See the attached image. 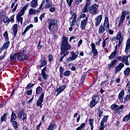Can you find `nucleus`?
Listing matches in <instances>:
<instances>
[{
    "label": "nucleus",
    "mask_w": 130,
    "mask_h": 130,
    "mask_svg": "<svg viewBox=\"0 0 130 130\" xmlns=\"http://www.w3.org/2000/svg\"><path fill=\"white\" fill-rule=\"evenodd\" d=\"M71 48V45L68 42V39L66 36H63V42L61 47V52L60 53V55H63L62 57H66L68 54H69V52H67ZM66 52V53H64Z\"/></svg>",
    "instance_id": "f257e3e1"
},
{
    "label": "nucleus",
    "mask_w": 130,
    "mask_h": 130,
    "mask_svg": "<svg viewBox=\"0 0 130 130\" xmlns=\"http://www.w3.org/2000/svg\"><path fill=\"white\" fill-rule=\"evenodd\" d=\"M109 27L108 17H106L103 25H101L99 28V34H103V32H105V31L107 32L108 29H109Z\"/></svg>",
    "instance_id": "f03ea898"
},
{
    "label": "nucleus",
    "mask_w": 130,
    "mask_h": 130,
    "mask_svg": "<svg viewBox=\"0 0 130 130\" xmlns=\"http://www.w3.org/2000/svg\"><path fill=\"white\" fill-rule=\"evenodd\" d=\"M27 10V6H24L21 10L20 12L17 14L16 16L17 20L18 22L21 23V25L23 24V17H21V16H23L25 13V11Z\"/></svg>",
    "instance_id": "7ed1b4c3"
},
{
    "label": "nucleus",
    "mask_w": 130,
    "mask_h": 130,
    "mask_svg": "<svg viewBox=\"0 0 130 130\" xmlns=\"http://www.w3.org/2000/svg\"><path fill=\"white\" fill-rule=\"evenodd\" d=\"M100 100V97H99V95L96 94L93 95L92 101L89 104L90 107H91V108H93V107H94V106L99 102Z\"/></svg>",
    "instance_id": "20e7f679"
},
{
    "label": "nucleus",
    "mask_w": 130,
    "mask_h": 130,
    "mask_svg": "<svg viewBox=\"0 0 130 130\" xmlns=\"http://www.w3.org/2000/svg\"><path fill=\"white\" fill-rule=\"evenodd\" d=\"M47 23L48 24V28L50 31H52L54 29V26L57 24V20L55 19H49Z\"/></svg>",
    "instance_id": "39448f33"
},
{
    "label": "nucleus",
    "mask_w": 130,
    "mask_h": 130,
    "mask_svg": "<svg viewBox=\"0 0 130 130\" xmlns=\"http://www.w3.org/2000/svg\"><path fill=\"white\" fill-rule=\"evenodd\" d=\"M25 51L21 50L18 53V60L19 61H24V60H27L28 59V56L24 54Z\"/></svg>",
    "instance_id": "423d86ee"
},
{
    "label": "nucleus",
    "mask_w": 130,
    "mask_h": 130,
    "mask_svg": "<svg viewBox=\"0 0 130 130\" xmlns=\"http://www.w3.org/2000/svg\"><path fill=\"white\" fill-rule=\"evenodd\" d=\"M71 54L72 55V56L68 58V59L65 61L66 63H69L70 61L75 60V59L78 58V55L79 54V52H76L75 53H74V52H71Z\"/></svg>",
    "instance_id": "0eeeda50"
},
{
    "label": "nucleus",
    "mask_w": 130,
    "mask_h": 130,
    "mask_svg": "<svg viewBox=\"0 0 130 130\" xmlns=\"http://www.w3.org/2000/svg\"><path fill=\"white\" fill-rule=\"evenodd\" d=\"M127 14H129V12L127 11H123L121 13V15L120 18V21L119 23V27H120L122 24H123V21H124V19H125V17Z\"/></svg>",
    "instance_id": "6e6552de"
},
{
    "label": "nucleus",
    "mask_w": 130,
    "mask_h": 130,
    "mask_svg": "<svg viewBox=\"0 0 130 130\" xmlns=\"http://www.w3.org/2000/svg\"><path fill=\"white\" fill-rule=\"evenodd\" d=\"M25 110H22V111H19L17 114V117L18 118H22L23 121H25L27 120V115L26 113H24Z\"/></svg>",
    "instance_id": "1a4fd4ad"
},
{
    "label": "nucleus",
    "mask_w": 130,
    "mask_h": 130,
    "mask_svg": "<svg viewBox=\"0 0 130 130\" xmlns=\"http://www.w3.org/2000/svg\"><path fill=\"white\" fill-rule=\"evenodd\" d=\"M44 100V93H43L39 98L37 100L36 105L37 106H40V108H42V103H43V101Z\"/></svg>",
    "instance_id": "9d476101"
},
{
    "label": "nucleus",
    "mask_w": 130,
    "mask_h": 130,
    "mask_svg": "<svg viewBox=\"0 0 130 130\" xmlns=\"http://www.w3.org/2000/svg\"><path fill=\"white\" fill-rule=\"evenodd\" d=\"M90 46L91 47V52L93 54V58H96L97 55H98V51L96 49V46H95V44L91 43Z\"/></svg>",
    "instance_id": "9b49d317"
},
{
    "label": "nucleus",
    "mask_w": 130,
    "mask_h": 130,
    "mask_svg": "<svg viewBox=\"0 0 130 130\" xmlns=\"http://www.w3.org/2000/svg\"><path fill=\"white\" fill-rule=\"evenodd\" d=\"M98 10V5L96 4H94L91 6V8L89 10V13L92 14V15H95L96 14V12Z\"/></svg>",
    "instance_id": "f8f14e48"
},
{
    "label": "nucleus",
    "mask_w": 130,
    "mask_h": 130,
    "mask_svg": "<svg viewBox=\"0 0 130 130\" xmlns=\"http://www.w3.org/2000/svg\"><path fill=\"white\" fill-rule=\"evenodd\" d=\"M124 106L123 105H121L120 106L116 105V104H114L111 105V108L114 110L115 111H117V110H119L120 109H123Z\"/></svg>",
    "instance_id": "ddd939ff"
},
{
    "label": "nucleus",
    "mask_w": 130,
    "mask_h": 130,
    "mask_svg": "<svg viewBox=\"0 0 130 130\" xmlns=\"http://www.w3.org/2000/svg\"><path fill=\"white\" fill-rule=\"evenodd\" d=\"M88 17H86L84 20L81 21L80 27L82 30H85V28H86V26H87V24L88 23Z\"/></svg>",
    "instance_id": "4468645a"
},
{
    "label": "nucleus",
    "mask_w": 130,
    "mask_h": 130,
    "mask_svg": "<svg viewBox=\"0 0 130 130\" xmlns=\"http://www.w3.org/2000/svg\"><path fill=\"white\" fill-rule=\"evenodd\" d=\"M116 40H119V42L118 43V47H120V45H121V43L122 42L123 38L121 37V32L119 31L116 38Z\"/></svg>",
    "instance_id": "2eb2a0df"
},
{
    "label": "nucleus",
    "mask_w": 130,
    "mask_h": 130,
    "mask_svg": "<svg viewBox=\"0 0 130 130\" xmlns=\"http://www.w3.org/2000/svg\"><path fill=\"white\" fill-rule=\"evenodd\" d=\"M124 67V64L123 63H120L118 66L115 67V72L116 73H119L122 69V68Z\"/></svg>",
    "instance_id": "dca6fc26"
},
{
    "label": "nucleus",
    "mask_w": 130,
    "mask_h": 130,
    "mask_svg": "<svg viewBox=\"0 0 130 130\" xmlns=\"http://www.w3.org/2000/svg\"><path fill=\"white\" fill-rule=\"evenodd\" d=\"M66 85H62L61 86L57 88L56 89V92H57L56 96H58V95H59V94H60V93H61L62 92H63V91H64V89H66Z\"/></svg>",
    "instance_id": "f3484780"
},
{
    "label": "nucleus",
    "mask_w": 130,
    "mask_h": 130,
    "mask_svg": "<svg viewBox=\"0 0 130 130\" xmlns=\"http://www.w3.org/2000/svg\"><path fill=\"white\" fill-rule=\"evenodd\" d=\"M95 26H99L100 25V23H101V21H102V15H99L96 17L95 19Z\"/></svg>",
    "instance_id": "a211bd4d"
},
{
    "label": "nucleus",
    "mask_w": 130,
    "mask_h": 130,
    "mask_svg": "<svg viewBox=\"0 0 130 130\" xmlns=\"http://www.w3.org/2000/svg\"><path fill=\"white\" fill-rule=\"evenodd\" d=\"M71 15H72V17H74V18L72 21L70 23V26L73 27V26H75V25H76V19H77V14L75 13H72Z\"/></svg>",
    "instance_id": "6ab92c4d"
},
{
    "label": "nucleus",
    "mask_w": 130,
    "mask_h": 130,
    "mask_svg": "<svg viewBox=\"0 0 130 130\" xmlns=\"http://www.w3.org/2000/svg\"><path fill=\"white\" fill-rule=\"evenodd\" d=\"M10 59L11 60H19V53L16 54H12L10 55Z\"/></svg>",
    "instance_id": "aec40b11"
},
{
    "label": "nucleus",
    "mask_w": 130,
    "mask_h": 130,
    "mask_svg": "<svg viewBox=\"0 0 130 130\" xmlns=\"http://www.w3.org/2000/svg\"><path fill=\"white\" fill-rule=\"evenodd\" d=\"M121 61L122 62L125 63L126 66H129V63H128V56H124L122 57Z\"/></svg>",
    "instance_id": "412c9836"
},
{
    "label": "nucleus",
    "mask_w": 130,
    "mask_h": 130,
    "mask_svg": "<svg viewBox=\"0 0 130 130\" xmlns=\"http://www.w3.org/2000/svg\"><path fill=\"white\" fill-rule=\"evenodd\" d=\"M30 7L33 8V9H36L37 7H38V1L32 0L30 2Z\"/></svg>",
    "instance_id": "4be33fe9"
},
{
    "label": "nucleus",
    "mask_w": 130,
    "mask_h": 130,
    "mask_svg": "<svg viewBox=\"0 0 130 130\" xmlns=\"http://www.w3.org/2000/svg\"><path fill=\"white\" fill-rule=\"evenodd\" d=\"M45 71H46V67H45L43 68V69L42 71V76L43 77V79L44 80H47L48 76L47 75L46 73H45Z\"/></svg>",
    "instance_id": "5701e85b"
},
{
    "label": "nucleus",
    "mask_w": 130,
    "mask_h": 130,
    "mask_svg": "<svg viewBox=\"0 0 130 130\" xmlns=\"http://www.w3.org/2000/svg\"><path fill=\"white\" fill-rule=\"evenodd\" d=\"M115 47V50L111 54L110 56L109 57V59H112V58H114V57L116 56V50H117V45H116Z\"/></svg>",
    "instance_id": "b1692460"
},
{
    "label": "nucleus",
    "mask_w": 130,
    "mask_h": 130,
    "mask_svg": "<svg viewBox=\"0 0 130 130\" xmlns=\"http://www.w3.org/2000/svg\"><path fill=\"white\" fill-rule=\"evenodd\" d=\"M123 96H124V90L122 89L118 95V99L120 101H123Z\"/></svg>",
    "instance_id": "393cba45"
},
{
    "label": "nucleus",
    "mask_w": 130,
    "mask_h": 130,
    "mask_svg": "<svg viewBox=\"0 0 130 130\" xmlns=\"http://www.w3.org/2000/svg\"><path fill=\"white\" fill-rule=\"evenodd\" d=\"M44 4H45V0H43L40 7L37 9V13H40L42 10H44V8H43V6H44Z\"/></svg>",
    "instance_id": "a878e982"
},
{
    "label": "nucleus",
    "mask_w": 130,
    "mask_h": 130,
    "mask_svg": "<svg viewBox=\"0 0 130 130\" xmlns=\"http://www.w3.org/2000/svg\"><path fill=\"white\" fill-rule=\"evenodd\" d=\"M13 32H14V36L16 37L17 35V33H18V24H15L13 26Z\"/></svg>",
    "instance_id": "bb28decb"
},
{
    "label": "nucleus",
    "mask_w": 130,
    "mask_h": 130,
    "mask_svg": "<svg viewBox=\"0 0 130 130\" xmlns=\"http://www.w3.org/2000/svg\"><path fill=\"white\" fill-rule=\"evenodd\" d=\"M41 63L42 65L39 66V68H42V67H45V66L47 64V62L46 61V60H45V57H44V58L41 60Z\"/></svg>",
    "instance_id": "cd10ccee"
},
{
    "label": "nucleus",
    "mask_w": 130,
    "mask_h": 130,
    "mask_svg": "<svg viewBox=\"0 0 130 130\" xmlns=\"http://www.w3.org/2000/svg\"><path fill=\"white\" fill-rule=\"evenodd\" d=\"M6 15H7V13L5 11H2L0 13V19L1 20H3V19H4L7 17Z\"/></svg>",
    "instance_id": "c85d7f7f"
},
{
    "label": "nucleus",
    "mask_w": 130,
    "mask_h": 130,
    "mask_svg": "<svg viewBox=\"0 0 130 130\" xmlns=\"http://www.w3.org/2000/svg\"><path fill=\"white\" fill-rule=\"evenodd\" d=\"M47 3L46 5L44 7V9H48L49 8H51L52 5L50 4V0H46Z\"/></svg>",
    "instance_id": "c756f323"
},
{
    "label": "nucleus",
    "mask_w": 130,
    "mask_h": 130,
    "mask_svg": "<svg viewBox=\"0 0 130 130\" xmlns=\"http://www.w3.org/2000/svg\"><path fill=\"white\" fill-rule=\"evenodd\" d=\"M9 45H10V42L9 41H7L6 43L4 44L3 46L1 48H3V50H5V49H8Z\"/></svg>",
    "instance_id": "7c9ffc66"
},
{
    "label": "nucleus",
    "mask_w": 130,
    "mask_h": 130,
    "mask_svg": "<svg viewBox=\"0 0 130 130\" xmlns=\"http://www.w3.org/2000/svg\"><path fill=\"white\" fill-rule=\"evenodd\" d=\"M2 20H3V22L5 23L6 26H8V25H9V23H10V19H9L8 17L6 16V17H4Z\"/></svg>",
    "instance_id": "2f4dec72"
},
{
    "label": "nucleus",
    "mask_w": 130,
    "mask_h": 130,
    "mask_svg": "<svg viewBox=\"0 0 130 130\" xmlns=\"http://www.w3.org/2000/svg\"><path fill=\"white\" fill-rule=\"evenodd\" d=\"M17 118V115H16V114L14 113V112H12V115H11V119L10 120V122L13 123V121L15 120Z\"/></svg>",
    "instance_id": "473e14b6"
},
{
    "label": "nucleus",
    "mask_w": 130,
    "mask_h": 130,
    "mask_svg": "<svg viewBox=\"0 0 130 130\" xmlns=\"http://www.w3.org/2000/svg\"><path fill=\"white\" fill-rule=\"evenodd\" d=\"M36 13H37V10L32 8L30 9L28 11V14L30 15H34V14H36Z\"/></svg>",
    "instance_id": "72a5a7b5"
},
{
    "label": "nucleus",
    "mask_w": 130,
    "mask_h": 130,
    "mask_svg": "<svg viewBox=\"0 0 130 130\" xmlns=\"http://www.w3.org/2000/svg\"><path fill=\"white\" fill-rule=\"evenodd\" d=\"M89 124L91 126V130L94 129V126L93 124H94V119H90L89 120Z\"/></svg>",
    "instance_id": "f704fd0d"
},
{
    "label": "nucleus",
    "mask_w": 130,
    "mask_h": 130,
    "mask_svg": "<svg viewBox=\"0 0 130 130\" xmlns=\"http://www.w3.org/2000/svg\"><path fill=\"white\" fill-rule=\"evenodd\" d=\"M117 62V60H114L113 61H111L110 64H109L108 66L109 67L108 69H110V68H112L113 66Z\"/></svg>",
    "instance_id": "c9c22d12"
},
{
    "label": "nucleus",
    "mask_w": 130,
    "mask_h": 130,
    "mask_svg": "<svg viewBox=\"0 0 130 130\" xmlns=\"http://www.w3.org/2000/svg\"><path fill=\"white\" fill-rule=\"evenodd\" d=\"M56 128V125L54 124H51L49 126L48 130L55 129Z\"/></svg>",
    "instance_id": "e433bc0d"
},
{
    "label": "nucleus",
    "mask_w": 130,
    "mask_h": 130,
    "mask_svg": "<svg viewBox=\"0 0 130 130\" xmlns=\"http://www.w3.org/2000/svg\"><path fill=\"white\" fill-rule=\"evenodd\" d=\"M108 117H109V116L108 115L105 116L101 122H102V124L105 123V122H106L107 121Z\"/></svg>",
    "instance_id": "4c0bfd02"
},
{
    "label": "nucleus",
    "mask_w": 130,
    "mask_h": 130,
    "mask_svg": "<svg viewBox=\"0 0 130 130\" xmlns=\"http://www.w3.org/2000/svg\"><path fill=\"white\" fill-rule=\"evenodd\" d=\"M124 102H128L130 100V94H127L124 98Z\"/></svg>",
    "instance_id": "58836bf2"
},
{
    "label": "nucleus",
    "mask_w": 130,
    "mask_h": 130,
    "mask_svg": "<svg viewBox=\"0 0 130 130\" xmlns=\"http://www.w3.org/2000/svg\"><path fill=\"white\" fill-rule=\"evenodd\" d=\"M4 37L6 38V41H9V36L8 35V31H5L3 35Z\"/></svg>",
    "instance_id": "ea45409f"
},
{
    "label": "nucleus",
    "mask_w": 130,
    "mask_h": 130,
    "mask_svg": "<svg viewBox=\"0 0 130 130\" xmlns=\"http://www.w3.org/2000/svg\"><path fill=\"white\" fill-rule=\"evenodd\" d=\"M85 123H82L81 124V125L76 129V130H83V129H84V127L85 126Z\"/></svg>",
    "instance_id": "a19ab883"
},
{
    "label": "nucleus",
    "mask_w": 130,
    "mask_h": 130,
    "mask_svg": "<svg viewBox=\"0 0 130 130\" xmlns=\"http://www.w3.org/2000/svg\"><path fill=\"white\" fill-rule=\"evenodd\" d=\"M41 90H42V88L40 86H38L36 89V95H38L41 92Z\"/></svg>",
    "instance_id": "79ce46f5"
},
{
    "label": "nucleus",
    "mask_w": 130,
    "mask_h": 130,
    "mask_svg": "<svg viewBox=\"0 0 130 130\" xmlns=\"http://www.w3.org/2000/svg\"><path fill=\"white\" fill-rule=\"evenodd\" d=\"M7 118V114H4L2 117L1 121V122H3V121H5L6 120V119Z\"/></svg>",
    "instance_id": "37998d69"
},
{
    "label": "nucleus",
    "mask_w": 130,
    "mask_h": 130,
    "mask_svg": "<svg viewBox=\"0 0 130 130\" xmlns=\"http://www.w3.org/2000/svg\"><path fill=\"white\" fill-rule=\"evenodd\" d=\"M129 72H130V69L129 68H127L124 72V74L125 76H127V75L129 74Z\"/></svg>",
    "instance_id": "c03bdc74"
},
{
    "label": "nucleus",
    "mask_w": 130,
    "mask_h": 130,
    "mask_svg": "<svg viewBox=\"0 0 130 130\" xmlns=\"http://www.w3.org/2000/svg\"><path fill=\"white\" fill-rule=\"evenodd\" d=\"M82 13H88V7H86V6H84L83 8L82 9Z\"/></svg>",
    "instance_id": "a18cd8bd"
},
{
    "label": "nucleus",
    "mask_w": 130,
    "mask_h": 130,
    "mask_svg": "<svg viewBox=\"0 0 130 130\" xmlns=\"http://www.w3.org/2000/svg\"><path fill=\"white\" fill-rule=\"evenodd\" d=\"M70 74H71V71H66L64 72V77H68V76H70Z\"/></svg>",
    "instance_id": "49530a36"
},
{
    "label": "nucleus",
    "mask_w": 130,
    "mask_h": 130,
    "mask_svg": "<svg viewBox=\"0 0 130 130\" xmlns=\"http://www.w3.org/2000/svg\"><path fill=\"white\" fill-rule=\"evenodd\" d=\"M98 116L99 117H101V115H102V114H103V111H102V110L101 109H99L98 110Z\"/></svg>",
    "instance_id": "de8ad7c7"
},
{
    "label": "nucleus",
    "mask_w": 130,
    "mask_h": 130,
    "mask_svg": "<svg viewBox=\"0 0 130 130\" xmlns=\"http://www.w3.org/2000/svg\"><path fill=\"white\" fill-rule=\"evenodd\" d=\"M129 116L126 115L123 118V121H128V120H129Z\"/></svg>",
    "instance_id": "09e8293b"
},
{
    "label": "nucleus",
    "mask_w": 130,
    "mask_h": 130,
    "mask_svg": "<svg viewBox=\"0 0 130 130\" xmlns=\"http://www.w3.org/2000/svg\"><path fill=\"white\" fill-rule=\"evenodd\" d=\"M105 128V126H104V123L101 122V126L100 127L99 130H104V128Z\"/></svg>",
    "instance_id": "8fccbe9b"
},
{
    "label": "nucleus",
    "mask_w": 130,
    "mask_h": 130,
    "mask_svg": "<svg viewBox=\"0 0 130 130\" xmlns=\"http://www.w3.org/2000/svg\"><path fill=\"white\" fill-rule=\"evenodd\" d=\"M33 86H34V84L29 83V84L27 85V86H26V87L25 88V89H30V88H31V87H33Z\"/></svg>",
    "instance_id": "3c124183"
},
{
    "label": "nucleus",
    "mask_w": 130,
    "mask_h": 130,
    "mask_svg": "<svg viewBox=\"0 0 130 130\" xmlns=\"http://www.w3.org/2000/svg\"><path fill=\"white\" fill-rule=\"evenodd\" d=\"M86 5L84 6L86 7V8H89V7L91 6V3H90V1H87V0L86 1Z\"/></svg>",
    "instance_id": "603ef678"
},
{
    "label": "nucleus",
    "mask_w": 130,
    "mask_h": 130,
    "mask_svg": "<svg viewBox=\"0 0 130 130\" xmlns=\"http://www.w3.org/2000/svg\"><path fill=\"white\" fill-rule=\"evenodd\" d=\"M13 126L15 127V129L17 128V126H18V123H17V121H13Z\"/></svg>",
    "instance_id": "864d4df0"
},
{
    "label": "nucleus",
    "mask_w": 130,
    "mask_h": 130,
    "mask_svg": "<svg viewBox=\"0 0 130 130\" xmlns=\"http://www.w3.org/2000/svg\"><path fill=\"white\" fill-rule=\"evenodd\" d=\"M74 0H70L69 1V0H67V4H68V5L69 6V7H71L72 6V3H73Z\"/></svg>",
    "instance_id": "5fc2aeb1"
},
{
    "label": "nucleus",
    "mask_w": 130,
    "mask_h": 130,
    "mask_svg": "<svg viewBox=\"0 0 130 130\" xmlns=\"http://www.w3.org/2000/svg\"><path fill=\"white\" fill-rule=\"evenodd\" d=\"M29 29H30L29 27L28 26H27L26 28L24 30L23 32L22 33L23 35H24V34H26V32L27 31H29Z\"/></svg>",
    "instance_id": "6e6d98bb"
},
{
    "label": "nucleus",
    "mask_w": 130,
    "mask_h": 130,
    "mask_svg": "<svg viewBox=\"0 0 130 130\" xmlns=\"http://www.w3.org/2000/svg\"><path fill=\"white\" fill-rule=\"evenodd\" d=\"M63 72H64V68L63 67L59 68V73L63 74Z\"/></svg>",
    "instance_id": "4d7b16f0"
},
{
    "label": "nucleus",
    "mask_w": 130,
    "mask_h": 130,
    "mask_svg": "<svg viewBox=\"0 0 130 130\" xmlns=\"http://www.w3.org/2000/svg\"><path fill=\"white\" fill-rule=\"evenodd\" d=\"M17 8H18V4H16L14 7V8H13V10H12V13H15V12H16V10H17Z\"/></svg>",
    "instance_id": "13d9d810"
},
{
    "label": "nucleus",
    "mask_w": 130,
    "mask_h": 130,
    "mask_svg": "<svg viewBox=\"0 0 130 130\" xmlns=\"http://www.w3.org/2000/svg\"><path fill=\"white\" fill-rule=\"evenodd\" d=\"M49 11L50 12H51V13H53L55 12V8L54 7L51 8H50Z\"/></svg>",
    "instance_id": "bf43d9fd"
},
{
    "label": "nucleus",
    "mask_w": 130,
    "mask_h": 130,
    "mask_svg": "<svg viewBox=\"0 0 130 130\" xmlns=\"http://www.w3.org/2000/svg\"><path fill=\"white\" fill-rule=\"evenodd\" d=\"M85 78H86V76L85 75H82L81 77V82L84 83V81H85Z\"/></svg>",
    "instance_id": "052dcab7"
},
{
    "label": "nucleus",
    "mask_w": 130,
    "mask_h": 130,
    "mask_svg": "<svg viewBox=\"0 0 130 130\" xmlns=\"http://www.w3.org/2000/svg\"><path fill=\"white\" fill-rule=\"evenodd\" d=\"M10 21L11 22V23H13V22L15 21V19H14V16H12L10 17Z\"/></svg>",
    "instance_id": "680f3d73"
},
{
    "label": "nucleus",
    "mask_w": 130,
    "mask_h": 130,
    "mask_svg": "<svg viewBox=\"0 0 130 130\" xmlns=\"http://www.w3.org/2000/svg\"><path fill=\"white\" fill-rule=\"evenodd\" d=\"M80 17L81 18H86L87 17V16H86V14H84V13H81L80 14Z\"/></svg>",
    "instance_id": "e2e57ef3"
},
{
    "label": "nucleus",
    "mask_w": 130,
    "mask_h": 130,
    "mask_svg": "<svg viewBox=\"0 0 130 130\" xmlns=\"http://www.w3.org/2000/svg\"><path fill=\"white\" fill-rule=\"evenodd\" d=\"M41 124H42V122H40L37 126V129L39 130L40 128V126H41Z\"/></svg>",
    "instance_id": "0e129e2a"
},
{
    "label": "nucleus",
    "mask_w": 130,
    "mask_h": 130,
    "mask_svg": "<svg viewBox=\"0 0 130 130\" xmlns=\"http://www.w3.org/2000/svg\"><path fill=\"white\" fill-rule=\"evenodd\" d=\"M27 95H30L32 94V90H28L26 92Z\"/></svg>",
    "instance_id": "69168bd1"
},
{
    "label": "nucleus",
    "mask_w": 130,
    "mask_h": 130,
    "mask_svg": "<svg viewBox=\"0 0 130 130\" xmlns=\"http://www.w3.org/2000/svg\"><path fill=\"white\" fill-rule=\"evenodd\" d=\"M48 59H49V61H51V60H52V55H49Z\"/></svg>",
    "instance_id": "338daca9"
},
{
    "label": "nucleus",
    "mask_w": 130,
    "mask_h": 130,
    "mask_svg": "<svg viewBox=\"0 0 130 130\" xmlns=\"http://www.w3.org/2000/svg\"><path fill=\"white\" fill-rule=\"evenodd\" d=\"M44 18V14H42V15H41V16H40V19L41 20V21H42V19Z\"/></svg>",
    "instance_id": "774afa93"
}]
</instances>
